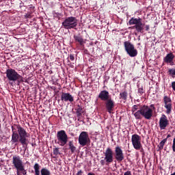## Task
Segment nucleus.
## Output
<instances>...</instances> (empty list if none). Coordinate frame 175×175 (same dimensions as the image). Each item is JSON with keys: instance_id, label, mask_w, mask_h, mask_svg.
Returning a JSON list of instances; mask_svg holds the SVG:
<instances>
[{"instance_id": "1", "label": "nucleus", "mask_w": 175, "mask_h": 175, "mask_svg": "<svg viewBox=\"0 0 175 175\" xmlns=\"http://www.w3.org/2000/svg\"><path fill=\"white\" fill-rule=\"evenodd\" d=\"M12 129V138L11 143L14 144V146H18V143L23 146V148L27 150L28 147V137H30L31 135L29 133L27 132V130L24 129L21 125L14 124L11 126Z\"/></svg>"}, {"instance_id": "43", "label": "nucleus", "mask_w": 175, "mask_h": 175, "mask_svg": "<svg viewBox=\"0 0 175 175\" xmlns=\"http://www.w3.org/2000/svg\"><path fill=\"white\" fill-rule=\"evenodd\" d=\"M171 175H175V172L174 174H171Z\"/></svg>"}, {"instance_id": "38", "label": "nucleus", "mask_w": 175, "mask_h": 175, "mask_svg": "<svg viewBox=\"0 0 175 175\" xmlns=\"http://www.w3.org/2000/svg\"><path fill=\"white\" fill-rule=\"evenodd\" d=\"M139 150H140V152H144V149H143L142 146Z\"/></svg>"}, {"instance_id": "21", "label": "nucleus", "mask_w": 175, "mask_h": 175, "mask_svg": "<svg viewBox=\"0 0 175 175\" xmlns=\"http://www.w3.org/2000/svg\"><path fill=\"white\" fill-rule=\"evenodd\" d=\"M68 150H70V151H71L72 154H75V152L77 150L76 146H75V144H73V141H69L68 144Z\"/></svg>"}, {"instance_id": "40", "label": "nucleus", "mask_w": 175, "mask_h": 175, "mask_svg": "<svg viewBox=\"0 0 175 175\" xmlns=\"http://www.w3.org/2000/svg\"><path fill=\"white\" fill-rule=\"evenodd\" d=\"M171 136H172V135H170V134H168V135H167L166 139H169V137H171Z\"/></svg>"}, {"instance_id": "17", "label": "nucleus", "mask_w": 175, "mask_h": 175, "mask_svg": "<svg viewBox=\"0 0 175 175\" xmlns=\"http://www.w3.org/2000/svg\"><path fill=\"white\" fill-rule=\"evenodd\" d=\"M175 56L173 54V52H170L166 55V56L163 58V62L165 64H170L171 66H173L174 65V62L173 60L174 59Z\"/></svg>"}, {"instance_id": "32", "label": "nucleus", "mask_w": 175, "mask_h": 175, "mask_svg": "<svg viewBox=\"0 0 175 175\" xmlns=\"http://www.w3.org/2000/svg\"><path fill=\"white\" fill-rule=\"evenodd\" d=\"M100 163L102 166H104L105 165H106V160H105V159L104 160H100Z\"/></svg>"}, {"instance_id": "27", "label": "nucleus", "mask_w": 175, "mask_h": 175, "mask_svg": "<svg viewBox=\"0 0 175 175\" xmlns=\"http://www.w3.org/2000/svg\"><path fill=\"white\" fill-rule=\"evenodd\" d=\"M168 75H170V76H172V77H173V79H174L175 78V68L169 69Z\"/></svg>"}, {"instance_id": "25", "label": "nucleus", "mask_w": 175, "mask_h": 175, "mask_svg": "<svg viewBox=\"0 0 175 175\" xmlns=\"http://www.w3.org/2000/svg\"><path fill=\"white\" fill-rule=\"evenodd\" d=\"M166 142H167V138H165V139H163L159 143V144L158 145V147H159V150H163V147L165 146V144Z\"/></svg>"}, {"instance_id": "23", "label": "nucleus", "mask_w": 175, "mask_h": 175, "mask_svg": "<svg viewBox=\"0 0 175 175\" xmlns=\"http://www.w3.org/2000/svg\"><path fill=\"white\" fill-rule=\"evenodd\" d=\"M41 175H51V172L49 169L43 167L40 171Z\"/></svg>"}, {"instance_id": "34", "label": "nucleus", "mask_w": 175, "mask_h": 175, "mask_svg": "<svg viewBox=\"0 0 175 175\" xmlns=\"http://www.w3.org/2000/svg\"><path fill=\"white\" fill-rule=\"evenodd\" d=\"M172 88L175 92V81L172 82Z\"/></svg>"}, {"instance_id": "15", "label": "nucleus", "mask_w": 175, "mask_h": 175, "mask_svg": "<svg viewBox=\"0 0 175 175\" xmlns=\"http://www.w3.org/2000/svg\"><path fill=\"white\" fill-rule=\"evenodd\" d=\"M163 100H164V107L166 108V113L167 114H170L172 113V98H170L167 96H165L163 97Z\"/></svg>"}, {"instance_id": "20", "label": "nucleus", "mask_w": 175, "mask_h": 175, "mask_svg": "<svg viewBox=\"0 0 175 175\" xmlns=\"http://www.w3.org/2000/svg\"><path fill=\"white\" fill-rule=\"evenodd\" d=\"M75 110H76L77 117H81V115L83 114V113H84V111H83V106L80 105H77Z\"/></svg>"}, {"instance_id": "2", "label": "nucleus", "mask_w": 175, "mask_h": 175, "mask_svg": "<svg viewBox=\"0 0 175 175\" xmlns=\"http://www.w3.org/2000/svg\"><path fill=\"white\" fill-rule=\"evenodd\" d=\"M152 112V109L150 108V107L143 105L134 113V117L136 120H142L143 117L145 120H151Z\"/></svg>"}, {"instance_id": "36", "label": "nucleus", "mask_w": 175, "mask_h": 175, "mask_svg": "<svg viewBox=\"0 0 175 175\" xmlns=\"http://www.w3.org/2000/svg\"><path fill=\"white\" fill-rule=\"evenodd\" d=\"M145 31H150V25H146L145 26Z\"/></svg>"}, {"instance_id": "37", "label": "nucleus", "mask_w": 175, "mask_h": 175, "mask_svg": "<svg viewBox=\"0 0 175 175\" xmlns=\"http://www.w3.org/2000/svg\"><path fill=\"white\" fill-rule=\"evenodd\" d=\"M124 175H132V172L131 171H127L124 172Z\"/></svg>"}, {"instance_id": "6", "label": "nucleus", "mask_w": 175, "mask_h": 175, "mask_svg": "<svg viewBox=\"0 0 175 175\" xmlns=\"http://www.w3.org/2000/svg\"><path fill=\"white\" fill-rule=\"evenodd\" d=\"M56 137L57 139L55 142L57 143V144H59V146L64 147V146L68 144V134H66L65 131L62 130L57 131Z\"/></svg>"}, {"instance_id": "16", "label": "nucleus", "mask_w": 175, "mask_h": 175, "mask_svg": "<svg viewBox=\"0 0 175 175\" xmlns=\"http://www.w3.org/2000/svg\"><path fill=\"white\" fill-rule=\"evenodd\" d=\"M98 98L100 99V100H103V102H106V100H109V99L111 98V96L110 95V93L107 90H102L98 94Z\"/></svg>"}, {"instance_id": "39", "label": "nucleus", "mask_w": 175, "mask_h": 175, "mask_svg": "<svg viewBox=\"0 0 175 175\" xmlns=\"http://www.w3.org/2000/svg\"><path fill=\"white\" fill-rule=\"evenodd\" d=\"M20 172H21L20 170H16V174L20 175Z\"/></svg>"}, {"instance_id": "11", "label": "nucleus", "mask_w": 175, "mask_h": 175, "mask_svg": "<svg viewBox=\"0 0 175 175\" xmlns=\"http://www.w3.org/2000/svg\"><path fill=\"white\" fill-rule=\"evenodd\" d=\"M141 140L142 138L137 134H134L131 137L133 146L137 150H139L140 148H142Z\"/></svg>"}, {"instance_id": "41", "label": "nucleus", "mask_w": 175, "mask_h": 175, "mask_svg": "<svg viewBox=\"0 0 175 175\" xmlns=\"http://www.w3.org/2000/svg\"><path fill=\"white\" fill-rule=\"evenodd\" d=\"M88 175H95V174H94V173H92V172H89V173L88 174Z\"/></svg>"}, {"instance_id": "10", "label": "nucleus", "mask_w": 175, "mask_h": 175, "mask_svg": "<svg viewBox=\"0 0 175 175\" xmlns=\"http://www.w3.org/2000/svg\"><path fill=\"white\" fill-rule=\"evenodd\" d=\"M79 143L80 146L84 147L90 144V137L88 135V133L86 131H82L79 136Z\"/></svg>"}, {"instance_id": "30", "label": "nucleus", "mask_w": 175, "mask_h": 175, "mask_svg": "<svg viewBox=\"0 0 175 175\" xmlns=\"http://www.w3.org/2000/svg\"><path fill=\"white\" fill-rule=\"evenodd\" d=\"M172 151L175 152V138L173 139Z\"/></svg>"}, {"instance_id": "35", "label": "nucleus", "mask_w": 175, "mask_h": 175, "mask_svg": "<svg viewBox=\"0 0 175 175\" xmlns=\"http://www.w3.org/2000/svg\"><path fill=\"white\" fill-rule=\"evenodd\" d=\"M83 170H80L79 171L77 172L76 175H83Z\"/></svg>"}, {"instance_id": "19", "label": "nucleus", "mask_w": 175, "mask_h": 175, "mask_svg": "<svg viewBox=\"0 0 175 175\" xmlns=\"http://www.w3.org/2000/svg\"><path fill=\"white\" fill-rule=\"evenodd\" d=\"M74 40L75 43H79L81 46H84V44L85 42H84V38H83V36L80 34L77 36H74Z\"/></svg>"}, {"instance_id": "12", "label": "nucleus", "mask_w": 175, "mask_h": 175, "mask_svg": "<svg viewBox=\"0 0 175 175\" xmlns=\"http://www.w3.org/2000/svg\"><path fill=\"white\" fill-rule=\"evenodd\" d=\"M115 159H116L117 162L120 163V162H122L124 161V152L122 151V149H121V147L119 146H116L115 148Z\"/></svg>"}, {"instance_id": "4", "label": "nucleus", "mask_w": 175, "mask_h": 175, "mask_svg": "<svg viewBox=\"0 0 175 175\" xmlns=\"http://www.w3.org/2000/svg\"><path fill=\"white\" fill-rule=\"evenodd\" d=\"M79 20L75 16H68L62 23V27L65 29H76Z\"/></svg>"}, {"instance_id": "28", "label": "nucleus", "mask_w": 175, "mask_h": 175, "mask_svg": "<svg viewBox=\"0 0 175 175\" xmlns=\"http://www.w3.org/2000/svg\"><path fill=\"white\" fill-rule=\"evenodd\" d=\"M144 92H146V90H144V89L143 88V86H142V87L138 86V95L139 96H142V95H143V94H144Z\"/></svg>"}, {"instance_id": "22", "label": "nucleus", "mask_w": 175, "mask_h": 175, "mask_svg": "<svg viewBox=\"0 0 175 175\" xmlns=\"http://www.w3.org/2000/svg\"><path fill=\"white\" fill-rule=\"evenodd\" d=\"M34 172L36 175H40V165L39 163H36L33 166Z\"/></svg>"}, {"instance_id": "29", "label": "nucleus", "mask_w": 175, "mask_h": 175, "mask_svg": "<svg viewBox=\"0 0 175 175\" xmlns=\"http://www.w3.org/2000/svg\"><path fill=\"white\" fill-rule=\"evenodd\" d=\"M53 154L54 155H59L61 152H59V148H53Z\"/></svg>"}, {"instance_id": "24", "label": "nucleus", "mask_w": 175, "mask_h": 175, "mask_svg": "<svg viewBox=\"0 0 175 175\" xmlns=\"http://www.w3.org/2000/svg\"><path fill=\"white\" fill-rule=\"evenodd\" d=\"M127 98H128V92H126V91L120 93V99H123V100H126Z\"/></svg>"}, {"instance_id": "33", "label": "nucleus", "mask_w": 175, "mask_h": 175, "mask_svg": "<svg viewBox=\"0 0 175 175\" xmlns=\"http://www.w3.org/2000/svg\"><path fill=\"white\" fill-rule=\"evenodd\" d=\"M70 61H75V55L70 54Z\"/></svg>"}, {"instance_id": "13", "label": "nucleus", "mask_w": 175, "mask_h": 175, "mask_svg": "<svg viewBox=\"0 0 175 175\" xmlns=\"http://www.w3.org/2000/svg\"><path fill=\"white\" fill-rule=\"evenodd\" d=\"M105 106L107 111L109 113L111 114L113 111H114V107L116 106V103L113 99L109 98V100H107L105 102Z\"/></svg>"}, {"instance_id": "42", "label": "nucleus", "mask_w": 175, "mask_h": 175, "mask_svg": "<svg viewBox=\"0 0 175 175\" xmlns=\"http://www.w3.org/2000/svg\"><path fill=\"white\" fill-rule=\"evenodd\" d=\"M150 107H153V109H154V105L152 104V105H150Z\"/></svg>"}, {"instance_id": "5", "label": "nucleus", "mask_w": 175, "mask_h": 175, "mask_svg": "<svg viewBox=\"0 0 175 175\" xmlns=\"http://www.w3.org/2000/svg\"><path fill=\"white\" fill-rule=\"evenodd\" d=\"M12 165L16 170H20L23 175H27V170L24 167L23 160L20 156H14L12 158Z\"/></svg>"}, {"instance_id": "3", "label": "nucleus", "mask_w": 175, "mask_h": 175, "mask_svg": "<svg viewBox=\"0 0 175 175\" xmlns=\"http://www.w3.org/2000/svg\"><path fill=\"white\" fill-rule=\"evenodd\" d=\"M5 74L9 81H13V83H16V81H17L18 85L21 83H24V78L23 76L20 75V74H18V72H17L14 69H7Z\"/></svg>"}, {"instance_id": "7", "label": "nucleus", "mask_w": 175, "mask_h": 175, "mask_svg": "<svg viewBox=\"0 0 175 175\" xmlns=\"http://www.w3.org/2000/svg\"><path fill=\"white\" fill-rule=\"evenodd\" d=\"M129 25H134L133 27V29H136L137 32H140L141 33H143L144 32L143 29L144 28L143 27V23H142V18H131L129 21Z\"/></svg>"}, {"instance_id": "31", "label": "nucleus", "mask_w": 175, "mask_h": 175, "mask_svg": "<svg viewBox=\"0 0 175 175\" xmlns=\"http://www.w3.org/2000/svg\"><path fill=\"white\" fill-rule=\"evenodd\" d=\"M25 18H32V15L31 14H27L25 15Z\"/></svg>"}, {"instance_id": "8", "label": "nucleus", "mask_w": 175, "mask_h": 175, "mask_svg": "<svg viewBox=\"0 0 175 175\" xmlns=\"http://www.w3.org/2000/svg\"><path fill=\"white\" fill-rule=\"evenodd\" d=\"M124 49L129 57H135L137 55V49H135V45L129 41L124 42Z\"/></svg>"}, {"instance_id": "14", "label": "nucleus", "mask_w": 175, "mask_h": 175, "mask_svg": "<svg viewBox=\"0 0 175 175\" xmlns=\"http://www.w3.org/2000/svg\"><path fill=\"white\" fill-rule=\"evenodd\" d=\"M159 125L161 131L166 129V127L169 125V120H167V116H166V115H161L159 122Z\"/></svg>"}, {"instance_id": "18", "label": "nucleus", "mask_w": 175, "mask_h": 175, "mask_svg": "<svg viewBox=\"0 0 175 175\" xmlns=\"http://www.w3.org/2000/svg\"><path fill=\"white\" fill-rule=\"evenodd\" d=\"M61 100L62 102H73L75 100V98L72 96V94L70 93H65L62 92L61 95Z\"/></svg>"}, {"instance_id": "9", "label": "nucleus", "mask_w": 175, "mask_h": 175, "mask_svg": "<svg viewBox=\"0 0 175 175\" xmlns=\"http://www.w3.org/2000/svg\"><path fill=\"white\" fill-rule=\"evenodd\" d=\"M104 159L106 162L105 165H110V163H113L114 161V152L112 148H107L104 152Z\"/></svg>"}, {"instance_id": "26", "label": "nucleus", "mask_w": 175, "mask_h": 175, "mask_svg": "<svg viewBox=\"0 0 175 175\" xmlns=\"http://www.w3.org/2000/svg\"><path fill=\"white\" fill-rule=\"evenodd\" d=\"M140 107H142L140 106V105H133L131 109L132 113L133 114V116H135V113H136V111H137V110H139V109H140Z\"/></svg>"}]
</instances>
